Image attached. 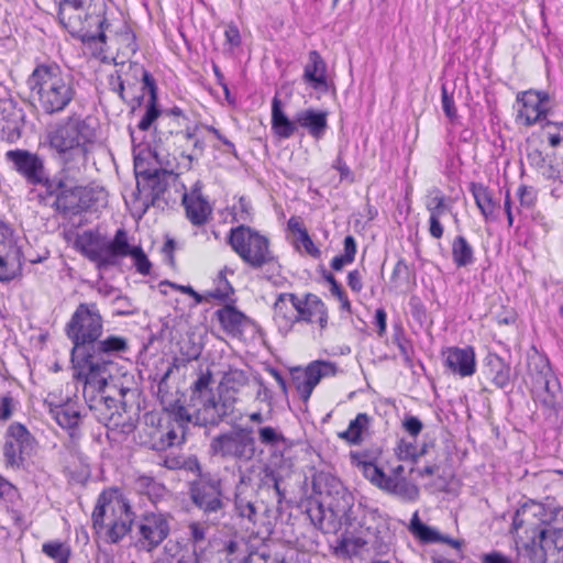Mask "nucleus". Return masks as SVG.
<instances>
[{
    "mask_svg": "<svg viewBox=\"0 0 563 563\" xmlns=\"http://www.w3.org/2000/svg\"><path fill=\"white\" fill-rule=\"evenodd\" d=\"M77 85L75 76L55 62L38 63L26 79L46 114L63 112L77 96Z\"/></svg>",
    "mask_w": 563,
    "mask_h": 563,
    "instance_id": "1",
    "label": "nucleus"
},
{
    "mask_svg": "<svg viewBox=\"0 0 563 563\" xmlns=\"http://www.w3.org/2000/svg\"><path fill=\"white\" fill-rule=\"evenodd\" d=\"M108 0H59V23L76 40L84 44L107 42L106 30Z\"/></svg>",
    "mask_w": 563,
    "mask_h": 563,
    "instance_id": "2",
    "label": "nucleus"
},
{
    "mask_svg": "<svg viewBox=\"0 0 563 563\" xmlns=\"http://www.w3.org/2000/svg\"><path fill=\"white\" fill-rule=\"evenodd\" d=\"M128 351L129 342L124 336L111 334L104 339H97L80 355L77 379L86 383V390L106 387L111 377L110 367L114 364L113 357Z\"/></svg>",
    "mask_w": 563,
    "mask_h": 563,
    "instance_id": "3",
    "label": "nucleus"
},
{
    "mask_svg": "<svg viewBox=\"0 0 563 563\" xmlns=\"http://www.w3.org/2000/svg\"><path fill=\"white\" fill-rule=\"evenodd\" d=\"M347 531L352 536V543L357 549L386 553L390 544L388 518L378 509L353 506V514L347 521Z\"/></svg>",
    "mask_w": 563,
    "mask_h": 563,
    "instance_id": "4",
    "label": "nucleus"
},
{
    "mask_svg": "<svg viewBox=\"0 0 563 563\" xmlns=\"http://www.w3.org/2000/svg\"><path fill=\"white\" fill-rule=\"evenodd\" d=\"M272 130L280 139L309 135L320 140L329 128L328 112L325 110L307 108L301 109L289 118L283 109L282 100L275 96L272 100Z\"/></svg>",
    "mask_w": 563,
    "mask_h": 563,
    "instance_id": "5",
    "label": "nucleus"
},
{
    "mask_svg": "<svg viewBox=\"0 0 563 563\" xmlns=\"http://www.w3.org/2000/svg\"><path fill=\"white\" fill-rule=\"evenodd\" d=\"M553 99L545 90L528 89L519 91L514 108L517 111L516 121L526 126L539 123L548 135V141H563V120L555 122L552 115Z\"/></svg>",
    "mask_w": 563,
    "mask_h": 563,
    "instance_id": "6",
    "label": "nucleus"
},
{
    "mask_svg": "<svg viewBox=\"0 0 563 563\" xmlns=\"http://www.w3.org/2000/svg\"><path fill=\"white\" fill-rule=\"evenodd\" d=\"M91 520L97 533L106 530L109 542L118 543L131 530L134 512L125 499L113 493L102 492L97 499Z\"/></svg>",
    "mask_w": 563,
    "mask_h": 563,
    "instance_id": "7",
    "label": "nucleus"
},
{
    "mask_svg": "<svg viewBox=\"0 0 563 563\" xmlns=\"http://www.w3.org/2000/svg\"><path fill=\"white\" fill-rule=\"evenodd\" d=\"M334 496L324 505L323 501L310 500L306 512L311 523L323 533H336L342 525L347 527V521L353 514V496L343 485L332 479Z\"/></svg>",
    "mask_w": 563,
    "mask_h": 563,
    "instance_id": "8",
    "label": "nucleus"
},
{
    "mask_svg": "<svg viewBox=\"0 0 563 563\" xmlns=\"http://www.w3.org/2000/svg\"><path fill=\"white\" fill-rule=\"evenodd\" d=\"M179 175L167 168H154L153 173L136 177V190L133 194L134 208L141 218L151 207L164 210L169 202L166 191L169 187L178 190L180 187Z\"/></svg>",
    "mask_w": 563,
    "mask_h": 563,
    "instance_id": "9",
    "label": "nucleus"
},
{
    "mask_svg": "<svg viewBox=\"0 0 563 563\" xmlns=\"http://www.w3.org/2000/svg\"><path fill=\"white\" fill-rule=\"evenodd\" d=\"M228 243L244 264L253 269H260L275 262L267 236L255 229L240 224L232 228L228 235Z\"/></svg>",
    "mask_w": 563,
    "mask_h": 563,
    "instance_id": "10",
    "label": "nucleus"
},
{
    "mask_svg": "<svg viewBox=\"0 0 563 563\" xmlns=\"http://www.w3.org/2000/svg\"><path fill=\"white\" fill-rule=\"evenodd\" d=\"M74 344V352L81 355L103 332V318L96 302L77 306L65 328Z\"/></svg>",
    "mask_w": 563,
    "mask_h": 563,
    "instance_id": "11",
    "label": "nucleus"
},
{
    "mask_svg": "<svg viewBox=\"0 0 563 563\" xmlns=\"http://www.w3.org/2000/svg\"><path fill=\"white\" fill-rule=\"evenodd\" d=\"M103 388H88L86 394V386H84V396L90 411L109 430H117L121 433L132 432L134 423L126 416L125 405L113 397L104 396L102 393Z\"/></svg>",
    "mask_w": 563,
    "mask_h": 563,
    "instance_id": "12",
    "label": "nucleus"
},
{
    "mask_svg": "<svg viewBox=\"0 0 563 563\" xmlns=\"http://www.w3.org/2000/svg\"><path fill=\"white\" fill-rule=\"evenodd\" d=\"M153 124H155L154 129L159 134L158 141H161L163 136L166 139L175 136L199 141L200 137H209V134H212L218 141H228L212 126L195 124L191 128L189 119L178 107L164 111L161 110V114Z\"/></svg>",
    "mask_w": 563,
    "mask_h": 563,
    "instance_id": "13",
    "label": "nucleus"
},
{
    "mask_svg": "<svg viewBox=\"0 0 563 563\" xmlns=\"http://www.w3.org/2000/svg\"><path fill=\"white\" fill-rule=\"evenodd\" d=\"M210 450L222 459L249 463L256 454V441L251 429L240 428L214 437Z\"/></svg>",
    "mask_w": 563,
    "mask_h": 563,
    "instance_id": "14",
    "label": "nucleus"
},
{
    "mask_svg": "<svg viewBox=\"0 0 563 563\" xmlns=\"http://www.w3.org/2000/svg\"><path fill=\"white\" fill-rule=\"evenodd\" d=\"M123 81L129 89L142 82V91L147 92L148 99L145 106V112L137 123L141 131L151 129L155 120L161 114L158 106V87L154 76L137 62H130L128 70L124 73Z\"/></svg>",
    "mask_w": 563,
    "mask_h": 563,
    "instance_id": "15",
    "label": "nucleus"
},
{
    "mask_svg": "<svg viewBox=\"0 0 563 563\" xmlns=\"http://www.w3.org/2000/svg\"><path fill=\"white\" fill-rule=\"evenodd\" d=\"M525 548L530 563H563V529L538 527Z\"/></svg>",
    "mask_w": 563,
    "mask_h": 563,
    "instance_id": "16",
    "label": "nucleus"
},
{
    "mask_svg": "<svg viewBox=\"0 0 563 563\" xmlns=\"http://www.w3.org/2000/svg\"><path fill=\"white\" fill-rule=\"evenodd\" d=\"M36 444L35 438L24 424L11 423L7 429L3 444L5 467L14 471L23 468L26 459L35 452Z\"/></svg>",
    "mask_w": 563,
    "mask_h": 563,
    "instance_id": "17",
    "label": "nucleus"
},
{
    "mask_svg": "<svg viewBox=\"0 0 563 563\" xmlns=\"http://www.w3.org/2000/svg\"><path fill=\"white\" fill-rule=\"evenodd\" d=\"M190 497L196 507H198L207 517L213 516L218 519L224 510V499L222 494L221 481L210 474H202L191 484Z\"/></svg>",
    "mask_w": 563,
    "mask_h": 563,
    "instance_id": "18",
    "label": "nucleus"
},
{
    "mask_svg": "<svg viewBox=\"0 0 563 563\" xmlns=\"http://www.w3.org/2000/svg\"><path fill=\"white\" fill-rule=\"evenodd\" d=\"M99 122L93 117L70 115L47 129V141H93Z\"/></svg>",
    "mask_w": 563,
    "mask_h": 563,
    "instance_id": "19",
    "label": "nucleus"
},
{
    "mask_svg": "<svg viewBox=\"0 0 563 563\" xmlns=\"http://www.w3.org/2000/svg\"><path fill=\"white\" fill-rule=\"evenodd\" d=\"M173 517L164 512H147L136 525L139 543L147 552L153 551L170 533V520Z\"/></svg>",
    "mask_w": 563,
    "mask_h": 563,
    "instance_id": "20",
    "label": "nucleus"
},
{
    "mask_svg": "<svg viewBox=\"0 0 563 563\" xmlns=\"http://www.w3.org/2000/svg\"><path fill=\"white\" fill-rule=\"evenodd\" d=\"M23 254L9 227L0 222V282H10L22 272Z\"/></svg>",
    "mask_w": 563,
    "mask_h": 563,
    "instance_id": "21",
    "label": "nucleus"
},
{
    "mask_svg": "<svg viewBox=\"0 0 563 563\" xmlns=\"http://www.w3.org/2000/svg\"><path fill=\"white\" fill-rule=\"evenodd\" d=\"M338 373V366L330 361H313L307 365L305 371L294 376V384L299 397L306 402L309 400L313 389L322 378L333 377Z\"/></svg>",
    "mask_w": 563,
    "mask_h": 563,
    "instance_id": "22",
    "label": "nucleus"
},
{
    "mask_svg": "<svg viewBox=\"0 0 563 563\" xmlns=\"http://www.w3.org/2000/svg\"><path fill=\"white\" fill-rule=\"evenodd\" d=\"M181 203L185 208L186 218L195 227L205 225L212 214V207L202 195V184L197 180L190 191L186 190L184 184H180Z\"/></svg>",
    "mask_w": 563,
    "mask_h": 563,
    "instance_id": "23",
    "label": "nucleus"
},
{
    "mask_svg": "<svg viewBox=\"0 0 563 563\" xmlns=\"http://www.w3.org/2000/svg\"><path fill=\"white\" fill-rule=\"evenodd\" d=\"M5 158L29 185L37 186V183L43 181L42 174L46 169L44 161L36 153L20 148L11 150L5 153Z\"/></svg>",
    "mask_w": 563,
    "mask_h": 563,
    "instance_id": "24",
    "label": "nucleus"
},
{
    "mask_svg": "<svg viewBox=\"0 0 563 563\" xmlns=\"http://www.w3.org/2000/svg\"><path fill=\"white\" fill-rule=\"evenodd\" d=\"M200 407L197 409V421L201 424H218L224 417L233 411L231 399H217L214 395L208 394L202 398H195Z\"/></svg>",
    "mask_w": 563,
    "mask_h": 563,
    "instance_id": "25",
    "label": "nucleus"
},
{
    "mask_svg": "<svg viewBox=\"0 0 563 563\" xmlns=\"http://www.w3.org/2000/svg\"><path fill=\"white\" fill-rule=\"evenodd\" d=\"M445 367L460 377L472 376L476 371L475 352L472 346L446 347L443 351Z\"/></svg>",
    "mask_w": 563,
    "mask_h": 563,
    "instance_id": "26",
    "label": "nucleus"
},
{
    "mask_svg": "<svg viewBox=\"0 0 563 563\" xmlns=\"http://www.w3.org/2000/svg\"><path fill=\"white\" fill-rule=\"evenodd\" d=\"M54 206L63 214H78L90 207V192L85 187L67 185L57 195Z\"/></svg>",
    "mask_w": 563,
    "mask_h": 563,
    "instance_id": "27",
    "label": "nucleus"
},
{
    "mask_svg": "<svg viewBox=\"0 0 563 563\" xmlns=\"http://www.w3.org/2000/svg\"><path fill=\"white\" fill-rule=\"evenodd\" d=\"M131 249L126 231L118 229L111 241H102L99 269L117 265L120 258L129 256Z\"/></svg>",
    "mask_w": 563,
    "mask_h": 563,
    "instance_id": "28",
    "label": "nucleus"
},
{
    "mask_svg": "<svg viewBox=\"0 0 563 563\" xmlns=\"http://www.w3.org/2000/svg\"><path fill=\"white\" fill-rule=\"evenodd\" d=\"M49 415L75 440L80 437L81 413L75 402L49 405Z\"/></svg>",
    "mask_w": 563,
    "mask_h": 563,
    "instance_id": "29",
    "label": "nucleus"
},
{
    "mask_svg": "<svg viewBox=\"0 0 563 563\" xmlns=\"http://www.w3.org/2000/svg\"><path fill=\"white\" fill-rule=\"evenodd\" d=\"M302 80L319 92H328L327 64L318 51H310L303 67Z\"/></svg>",
    "mask_w": 563,
    "mask_h": 563,
    "instance_id": "30",
    "label": "nucleus"
},
{
    "mask_svg": "<svg viewBox=\"0 0 563 563\" xmlns=\"http://www.w3.org/2000/svg\"><path fill=\"white\" fill-rule=\"evenodd\" d=\"M531 391L543 407L556 410L561 407L563 397L559 379L550 376L543 380L533 382Z\"/></svg>",
    "mask_w": 563,
    "mask_h": 563,
    "instance_id": "31",
    "label": "nucleus"
},
{
    "mask_svg": "<svg viewBox=\"0 0 563 563\" xmlns=\"http://www.w3.org/2000/svg\"><path fill=\"white\" fill-rule=\"evenodd\" d=\"M260 443L266 448L274 459L284 457L286 451L294 446V441L286 438L284 433L272 426H263L257 429Z\"/></svg>",
    "mask_w": 563,
    "mask_h": 563,
    "instance_id": "32",
    "label": "nucleus"
},
{
    "mask_svg": "<svg viewBox=\"0 0 563 563\" xmlns=\"http://www.w3.org/2000/svg\"><path fill=\"white\" fill-rule=\"evenodd\" d=\"M426 209L428 210L429 217V233L434 239H441L443 236V225L440 222V218L448 210L445 203V196L441 190L432 189L426 198Z\"/></svg>",
    "mask_w": 563,
    "mask_h": 563,
    "instance_id": "33",
    "label": "nucleus"
},
{
    "mask_svg": "<svg viewBox=\"0 0 563 563\" xmlns=\"http://www.w3.org/2000/svg\"><path fill=\"white\" fill-rule=\"evenodd\" d=\"M132 152L135 177L153 173L152 167H154V159L158 157L159 143H133Z\"/></svg>",
    "mask_w": 563,
    "mask_h": 563,
    "instance_id": "34",
    "label": "nucleus"
},
{
    "mask_svg": "<svg viewBox=\"0 0 563 563\" xmlns=\"http://www.w3.org/2000/svg\"><path fill=\"white\" fill-rule=\"evenodd\" d=\"M295 294H280L274 303V319L279 328L290 329L297 322V309L291 303Z\"/></svg>",
    "mask_w": 563,
    "mask_h": 563,
    "instance_id": "35",
    "label": "nucleus"
},
{
    "mask_svg": "<svg viewBox=\"0 0 563 563\" xmlns=\"http://www.w3.org/2000/svg\"><path fill=\"white\" fill-rule=\"evenodd\" d=\"M485 366L487 368V375L496 387L505 388L508 386L510 383V365L499 355L489 353L486 356Z\"/></svg>",
    "mask_w": 563,
    "mask_h": 563,
    "instance_id": "36",
    "label": "nucleus"
},
{
    "mask_svg": "<svg viewBox=\"0 0 563 563\" xmlns=\"http://www.w3.org/2000/svg\"><path fill=\"white\" fill-rule=\"evenodd\" d=\"M102 241L103 239L92 231L84 232L76 240V246L80 253L89 261L96 263L98 268L100 262V253L102 251Z\"/></svg>",
    "mask_w": 563,
    "mask_h": 563,
    "instance_id": "37",
    "label": "nucleus"
},
{
    "mask_svg": "<svg viewBox=\"0 0 563 563\" xmlns=\"http://www.w3.org/2000/svg\"><path fill=\"white\" fill-rule=\"evenodd\" d=\"M291 303L297 309V322L305 321L307 323L314 322L317 306L324 305V302L313 294H307L303 299L291 297Z\"/></svg>",
    "mask_w": 563,
    "mask_h": 563,
    "instance_id": "38",
    "label": "nucleus"
},
{
    "mask_svg": "<svg viewBox=\"0 0 563 563\" xmlns=\"http://www.w3.org/2000/svg\"><path fill=\"white\" fill-rule=\"evenodd\" d=\"M471 190L474 196L475 203L477 208L481 210V213L483 214L485 220H494L496 203L493 200L492 194L488 190V188L481 184H472Z\"/></svg>",
    "mask_w": 563,
    "mask_h": 563,
    "instance_id": "39",
    "label": "nucleus"
},
{
    "mask_svg": "<svg viewBox=\"0 0 563 563\" xmlns=\"http://www.w3.org/2000/svg\"><path fill=\"white\" fill-rule=\"evenodd\" d=\"M371 420L372 419L367 413H357L355 419L350 421L349 428L339 433V437L346 440L350 444H361L363 441L362 434L369 427Z\"/></svg>",
    "mask_w": 563,
    "mask_h": 563,
    "instance_id": "40",
    "label": "nucleus"
},
{
    "mask_svg": "<svg viewBox=\"0 0 563 563\" xmlns=\"http://www.w3.org/2000/svg\"><path fill=\"white\" fill-rule=\"evenodd\" d=\"M222 328L230 333L241 331L246 317L233 306H225L217 311Z\"/></svg>",
    "mask_w": 563,
    "mask_h": 563,
    "instance_id": "41",
    "label": "nucleus"
},
{
    "mask_svg": "<svg viewBox=\"0 0 563 563\" xmlns=\"http://www.w3.org/2000/svg\"><path fill=\"white\" fill-rule=\"evenodd\" d=\"M19 498V489L0 474V499L7 505V509L15 523L22 520V514L13 508Z\"/></svg>",
    "mask_w": 563,
    "mask_h": 563,
    "instance_id": "42",
    "label": "nucleus"
},
{
    "mask_svg": "<svg viewBox=\"0 0 563 563\" xmlns=\"http://www.w3.org/2000/svg\"><path fill=\"white\" fill-rule=\"evenodd\" d=\"M452 258L457 267H466L474 263L473 247L462 235H457L452 242Z\"/></svg>",
    "mask_w": 563,
    "mask_h": 563,
    "instance_id": "43",
    "label": "nucleus"
},
{
    "mask_svg": "<svg viewBox=\"0 0 563 563\" xmlns=\"http://www.w3.org/2000/svg\"><path fill=\"white\" fill-rule=\"evenodd\" d=\"M135 487L140 494L146 495L152 503H156L166 494V488L163 484L146 475L136 478Z\"/></svg>",
    "mask_w": 563,
    "mask_h": 563,
    "instance_id": "44",
    "label": "nucleus"
},
{
    "mask_svg": "<svg viewBox=\"0 0 563 563\" xmlns=\"http://www.w3.org/2000/svg\"><path fill=\"white\" fill-rule=\"evenodd\" d=\"M358 152L357 143H346L340 148L339 155L333 164V167L339 170L341 180L354 181V176L347 166V158Z\"/></svg>",
    "mask_w": 563,
    "mask_h": 563,
    "instance_id": "45",
    "label": "nucleus"
},
{
    "mask_svg": "<svg viewBox=\"0 0 563 563\" xmlns=\"http://www.w3.org/2000/svg\"><path fill=\"white\" fill-rule=\"evenodd\" d=\"M186 429L181 426L169 423L167 431L161 434L159 441L153 444L156 451L165 450L185 441Z\"/></svg>",
    "mask_w": 563,
    "mask_h": 563,
    "instance_id": "46",
    "label": "nucleus"
},
{
    "mask_svg": "<svg viewBox=\"0 0 563 563\" xmlns=\"http://www.w3.org/2000/svg\"><path fill=\"white\" fill-rule=\"evenodd\" d=\"M156 563H197V560L188 552L181 550L172 541L165 545V554Z\"/></svg>",
    "mask_w": 563,
    "mask_h": 563,
    "instance_id": "47",
    "label": "nucleus"
},
{
    "mask_svg": "<svg viewBox=\"0 0 563 563\" xmlns=\"http://www.w3.org/2000/svg\"><path fill=\"white\" fill-rule=\"evenodd\" d=\"M42 552L56 563H68L71 554L69 545L60 541L43 543Z\"/></svg>",
    "mask_w": 563,
    "mask_h": 563,
    "instance_id": "48",
    "label": "nucleus"
},
{
    "mask_svg": "<svg viewBox=\"0 0 563 563\" xmlns=\"http://www.w3.org/2000/svg\"><path fill=\"white\" fill-rule=\"evenodd\" d=\"M42 178L43 181L37 183V185L45 188L47 196H55L57 198V195L68 185L67 178L63 174L49 177L48 173L45 170L42 174Z\"/></svg>",
    "mask_w": 563,
    "mask_h": 563,
    "instance_id": "49",
    "label": "nucleus"
},
{
    "mask_svg": "<svg viewBox=\"0 0 563 563\" xmlns=\"http://www.w3.org/2000/svg\"><path fill=\"white\" fill-rule=\"evenodd\" d=\"M235 511L239 517L245 518L251 523L256 522L257 511L254 503L246 497L242 496L241 493L235 494Z\"/></svg>",
    "mask_w": 563,
    "mask_h": 563,
    "instance_id": "50",
    "label": "nucleus"
},
{
    "mask_svg": "<svg viewBox=\"0 0 563 563\" xmlns=\"http://www.w3.org/2000/svg\"><path fill=\"white\" fill-rule=\"evenodd\" d=\"M530 375L533 382L543 380L550 376H554L549 361L543 356L532 358L530 363Z\"/></svg>",
    "mask_w": 563,
    "mask_h": 563,
    "instance_id": "51",
    "label": "nucleus"
},
{
    "mask_svg": "<svg viewBox=\"0 0 563 563\" xmlns=\"http://www.w3.org/2000/svg\"><path fill=\"white\" fill-rule=\"evenodd\" d=\"M391 495H395L406 501H413L419 497V488L406 477H401L397 485L394 486Z\"/></svg>",
    "mask_w": 563,
    "mask_h": 563,
    "instance_id": "52",
    "label": "nucleus"
},
{
    "mask_svg": "<svg viewBox=\"0 0 563 563\" xmlns=\"http://www.w3.org/2000/svg\"><path fill=\"white\" fill-rule=\"evenodd\" d=\"M247 383L246 374L241 369H230L224 373L220 385L227 389H232L233 391H238L241 387H243Z\"/></svg>",
    "mask_w": 563,
    "mask_h": 563,
    "instance_id": "53",
    "label": "nucleus"
},
{
    "mask_svg": "<svg viewBox=\"0 0 563 563\" xmlns=\"http://www.w3.org/2000/svg\"><path fill=\"white\" fill-rule=\"evenodd\" d=\"M166 411L168 413L169 423L187 429L188 423L191 422V415L188 412V409L178 402L170 405Z\"/></svg>",
    "mask_w": 563,
    "mask_h": 563,
    "instance_id": "54",
    "label": "nucleus"
},
{
    "mask_svg": "<svg viewBox=\"0 0 563 563\" xmlns=\"http://www.w3.org/2000/svg\"><path fill=\"white\" fill-rule=\"evenodd\" d=\"M212 383V373L208 369L201 373L192 386V398H202L211 394L210 385Z\"/></svg>",
    "mask_w": 563,
    "mask_h": 563,
    "instance_id": "55",
    "label": "nucleus"
},
{
    "mask_svg": "<svg viewBox=\"0 0 563 563\" xmlns=\"http://www.w3.org/2000/svg\"><path fill=\"white\" fill-rule=\"evenodd\" d=\"M129 256L133 258L134 265L139 273L143 275L150 274L152 265L141 246H132Z\"/></svg>",
    "mask_w": 563,
    "mask_h": 563,
    "instance_id": "56",
    "label": "nucleus"
},
{
    "mask_svg": "<svg viewBox=\"0 0 563 563\" xmlns=\"http://www.w3.org/2000/svg\"><path fill=\"white\" fill-rule=\"evenodd\" d=\"M207 528L197 521L188 525V540L195 545H199L206 541Z\"/></svg>",
    "mask_w": 563,
    "mask_h": 563,
    "instance_id": "57",
    "label": "nucleus"
},
{
    "mask_svg": "<svg viewBox=\"0 0 563 563\" xmlns=\"http://www.w3.org/2000/svg\"><path fill=\"white\" fill-rule=\"evenodd\" d=\"M399 460H415L417 457V446L410 441L401 439L395 449Z\"/></svg>",
    "mask_w": 563,
    "mask_h": 563,
    "instance_id": "58",
    "label": "nucleus"
},
{
    "mask_svg": "<svg viewBox=\"0 0 563 563\" xmlns=\"http://www.w3.org/2000/svg\"><path fill=\"white\" fill-rule=\"evenodd\" d=\"M113 305L115 306L114 316H131L136 312V309L126 296L118 295L113 299Z\"/></svg>",
    "mask_w": 563,
    "mask_h": 563,
    "instance_id": "59",
    "label": "nucleus"
},
{
    "mask_svg": "<svg viewBox=\"0 0 563 563\" xmlns=\"http://www.w3.org/2000/svg\"><path fill=\"white\" fill-rule=\"evenodd\" d=\"M364 476L375 486H379L384 478V471L373 463H364L363 465Z\"/></svg>",
    "mask_w": 563,
    "mask_h": 563,
    "instance_id": "60",
    "label": "nucleus"
},
{
    "mask_svg": "<svg viewBox=\"0 0 563 563\" xmlns=\"http://www.w3.org/2000/svg\"><path fill=\"white\" fill-rule=\"evenodd\" d=\"M413 534L423 542H439L443 540L442 534L424 523Z\"/></svg>",
    "mask_w": 563,
    "mask_h": 563,
    "instance_id": "61",
    "label": "nucleus"
},
{
    "mask_svg": "<svg viewBox=\"0 0 563 563\" xmlns=\"http://www.w3.org/2000/svg\"><path fill=\"white\" fill-rule=\"evenodd\" d=\"M517 195L520 200V205L523 207H532L536 202V191L532 187L521 185L518 190Z\"/></svg>",
    "mask_w": 563,
    "mask_h": 563,
    "instance_id": "62",
    "label": "nucleus"
},
{
    "mask_svg": "<svg viewBox=\"0 0 563 563\" xmlns=\"http://www.w3.org/2000/svg\"><path fill=\"white\" fill-rule=\"evenodd\" d=\"M233 292L232 286L229 282L220 274L219 276V286L217 289L211 291L209 295L213 298L224 300Z\"/></svg>",
    "mask_w": 563,
    "mask_h": 563,
    "instance_id": "63",
    "label": "nucleus"
},
{
    "mask_svg": "<svg viewBox=\"0 0 563 563\" xmlns=\"http://www.w3.org/2000/svg\"><path fill=\"white\" fill-rule=\"evenodd\" d=\"M402 428L413 438H416L423 428L421 420L415 416H406L402 421Z\"/></svg>",
    "mask_w": 563,
    "mask_h": 563,
    "instance_id": "64",
    "label": "nucleus"
}]
</instances>
